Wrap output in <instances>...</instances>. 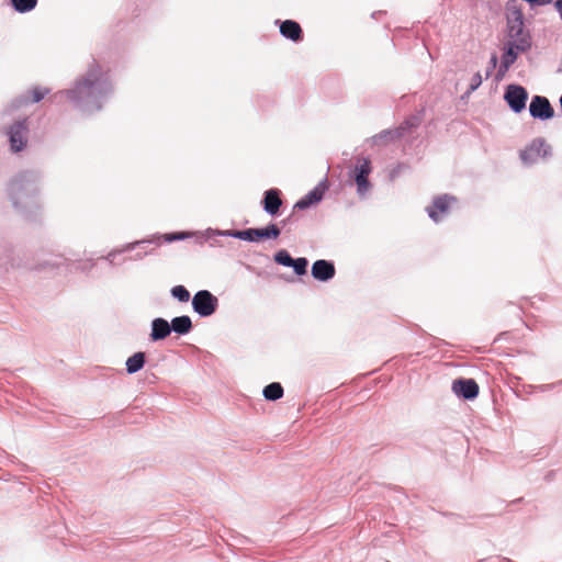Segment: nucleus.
<instances>
[{"label":"nucleus","instance_id":"1","mask_svg":"<svg viewBox=\"0 0 562 562\" xmlns=\"http://www.w3.org/2000/svg\"><path fill=\"white\" fill-rule=\"evenodd\" d=\"M112 91L113 87L108 72L93 61L86 75L78 79L71 89L59 91L54 99L66 97L76 109L85 113H93L102 108Z\"/></svg>","mask_w":562,"mask_h":562},{"label":"nucleus","instance_id":"2","mask_svg":"<svg viewBox=\"0 0 562 562\" xmlns=\"http://www.w3.org/2000/svg\"><path fill=\"white\" fill-rule=\"evenodd\" d=\"M41 175L37 171L25 170L14 176L8 183V195L12 205L22 213L38 206L36 195L40 192Z\"/></svg>","mask_w":562,"mask_h":562},{"label":"nucleus","instance_id":"3","mask_svg":"<svg viewBox=\"0 0 562 562\" xmlns=\"http://www.w3.org/2000/svg\"><path fill=\"white\" fill-rule=\"evenodd\" d=\"M372 172L371 160L368 157L357 158V164L350 171V178L353 179L357 187V194L366 198L372 189L369 176Z\"/></svg>","mask_w":562,"mask_h":562},{"label":"nucleus","instance_id":"4","mask_svg":"<svg viewBox=\"0 0 562 562\" xmlns=\"http://www.w3.org/2000/svg\"><path fill=\"white\" fill-rule=\"evenodd\" d=\"M222 236H228L240 240L256 241L260 238H278L280 229L276 224H269L263 228H248L245 231H225L220 233Z\"/></svg>","mask_w":562,"mask_h":562},{"label":"nucleus","instance_id":"5","mask_svg":"<svg viewBox=\"0 0 562 562\" xmlns=\"http://www.w3.org/2000/svg\"><path fill=\"white\" fill-rule=\"evenodd\" d=\"M507 43L516 46L518 52H526L531 47V37L529 32L525 30L521 15L509 21Z\"/></svg>","mask_w":562,"mask_h":562},{"label":"nucleus","instance_id":"6","mask_svg":"<svg viewBox=\"0 0 562 562\" xmlns=\"http://www.w3.org/2000/svg\"><path fill=\"white\" fill-rule=\"evenodd\" d=\"M218 306V299L207 290L198 291L192 299V308L201 317L213 315Z\"/></svg>","mask_w":562,"mask_h":562},{"label":"nucleus","instance_id":"7","mask_svg":"<svg viewBox=\"0 0 562 562\" xmlns=\"http://www.w3.org/2000/svg\"><path fill=\"white\" fill-rule=\"evenodd\" d=\"M551 155V147L543 138L533 139L521 153L520 159L525 165H533Z\"/></svg>","mask_w":562,"mask_h":562},{"label":"nucleus","instance_id":"8","mask_svg":"<svg viewBox=\"0 0 562 562\" xmlns=\"http://www.w3.org/2000/svg\"><path fill=\"white\" fill-rule=\"evenodd\" d=\"M504 99L508 106L515 112L520 113L526 108L528 100L527 90L518 85H509L506 88Z\"/></svg>","mask_w":562,"mask_h":562},{"label":"nucleus","instance_id":"9","mask_svg":"<svg viewBox=\"0 0 562 562\" xmlns=\"http://www.w3.org/2000/svg\"><path fill=\"white\" fill-rule=\"evenodd\" d=\"M27 131L29 128L26 120L18 121L12 126H10L8 135L10 146L13 151H21L25 147L27 140Z\"/></svg>","mask_w":562,"mask_h":562},{"label":"nucleus","instance_id":"10","mask_svg":"<svg viewBox=\"0 0 562 562\" xmlns=\"http://www.w3.org/2000/svg\"><path fill=\"white\" fill-rule=\"evenodd\" d=\"M529 113L532 117L542 121L550 120L554 116V110L549 100L542 95H535L529 105Z\"/></svg>","mask_w":562,"mask_h":562},{"label":"nucleus","instance_id":"11","mask_svg":"<svg viewBox=\"0 0 562 562\" xmlns=\"http://www.w3.org/2000/svg\"><path fill=\"white\" fill-rule=\"evenodd\" d=\"M453 202H456V198L448 194L435 198L432 205L427 207L428 216L438 223L448 214L449 207Z\"/></svg>","mask_w":562,"mask_h":562},{"label":"nucleus","instance_id":"12","mask_svg":"<svg viewBox=\"0 0 562 562\" xmlns=\"http://www.w3.org/2000/svg\"><path fill=\"white\" fill-rule=\"evenodd\" d=\"M452 391L464 400H473L479 394V385L473 379H458L452 383Z\"/></svg>","mask_w":562,"mask_h":562},{"label":"nucleus","instance_id":"13","mask_svg":"<svg viewBox=\"0 0 562 562\" xmlns=\"http://www.w3.org/2000/svg\"><path fill=\"white\" fill-rule=\"evenodd\" d=\"M327 190L326 180L319 182L313 190H311L307 194H305L302 199H300L294 207L297 210H305L310 206L322 201L325 191Z\"/></svg>","mask_w":562,"mask_h":562},{"label":"nucleus","instance_id":"14","mask_svg":"<svg viewBox=\"0 0 562 562\" xmlns=\"http://www.w3.org/2000/svg\"><path fill=\"white\" fill-rule=\"evenodd\" d=\"M311 273L314 279L326 282L334 278L335 266L331 261L319 259L313 263Z\"/></svg>","mask_w":562,"mask_h":562},{"label":"nucleus","instance_id":"15","mask_svg":"<svg viewBox=\"0 0 562 562\" xmlns=\"http://www.w3.org/2000/svg\"><path fill=\"white\" fill-rule=\"evenodd\" d=\"M516 46L506 43L504 54L502 56L501 65L496 75L497 79H502L505 74L509 70L510 66L516 61L518 54Z\"/></svg>","mask_w":562,"mask_h":562},{"label":"nucleus","instance_id":"16","mask_svg":"<svg viewBox=\"0 0 562 562\" xmlns=\"http://www.w3.org/2000/svg\"><path fill=\"white\" fill-rule=\"evenodd\" d=\"M262 203L265 212L270 215H276L282 205L279 190L270 189L266 191Z\"/></svg>","mask_w":562,"mask_h":562},{"label":"nucleus","instance_id":"17","mask_svg":"<svg viewBox=\"0 0 562 562\" xmlns=\"http://www.w3.org/2000/svg\"><path fill=\"white\" fill-rule=\"evenodd\" d=\"M171 333L170 323L165 318L157 317L151 322L150 339L153 341L162 340L167 338Z\"/></svg>","mask_w":562,"mask_h":562},{"label":"nucleus","instance_id":"18","mask_svg":"<svg viewBox=\"0 0 562 562\" xmlns=\"http://www.w3.org/2000/svg\"><path fill=\"white\" fill-rule=\"evenodd\" d=\"M280 33L282 36L292 41H299L302 37V29L300 24L292 20H285L280 25Z\"/></svg>","mask_w":562,"mask_h":562},{"label":"nucleus","instance_id":"19","mask_svg":"<svg viewBox=\"0 0 562 562\" xmlns=\"http://www.w3.org/2000/svg\"><path fill=\"white\" fill-rule=\"evenodd\" d=\"M170 327L171 331H175L178 335H186L192 329V322L187 315L177 316L171 319Z\"/></svg>","mask_w":562,"mask_h":562},{"label":"nucleus","instance_id":"20","mask_svg":"<svg viewBox=\"0 0 562 562\" xmlns=\"http://www.w3.org/2000/svg\"><path fill=\"white\" fill-rule=\"evenodd\" d=\"M145 364V353L136 352L126 360V371L128 374H134L143 369Z\"/></svg>","mask_w":562,"mask_h":562},{"label":"nucleus","instance_id":"21","mask_svg":"<svg viewBox=\"0 0 562 562\" xmlns=\"http://www.w3.org/2000/svg\"><path fill=\"white\" fill-rule=\"evenodd\" d=\"M419 124V119L418 117H411L409 120H407L404 125H402L396 132H391V131H384L382 132L380 135H378L375 138L376 139H382V138H393V135H396V136H402L403 135V132L407 128H411V127H414V126H417Z\"/></svg>","mask_w":562,"mask_h":562},{"label":"nucleus","instance_id":"22","mask_svg":"<svg viewBox=\"0 0 562 562\" xmlns=\"http://www.w3.org/2000/svg\"><path fill=\"white\" fill-rule=\"evenodd\" d=\"M262 394L268 401H277L283 396V387L280 383L272 382L263 389Z\"/></svg>","mask_w":562,"mask_h":562},{"label":"nucleus","instance_id":"23","mask_svg":"<svg viewBox=\"0 0 562 562\" xmlns=\"http://www.w3.org/2000/svg\"><path fill=\"white\" fill-rule=\"evenodd\" d=\"M11 4L16 12L26 13L36 7L37 0H11Z\"/></svg>","mask_w":562,"mask_h":562},{"label":"nucleus","instance_id":"24","mask_svg":"<svg viewBox=\"0 0 562 562\" xmlns=\"http://www.w3.org/2000/svg\"><path fill=\"white\" fill-rule=\"evenodd\" d=\"M171 295L180 302H188L190 300V292L183 285L173 286Z\"/></svg>","mask_w":562,"mask_h":562},{"label":"nucleus","instance_id":"25","mask_svg":"<svg viewBox=\"0 0 562 562\" xmlns=\"http://www.w3.org/2000/svg\"><path fill=\"white\" fill-rule=\"evenodd\" d=\"M274 261L281 266L290 267L293 263V258L286 250L281 249L276 252Z\"/></svg>","mask_w":562,"mask_h":562},{"label":"nucleus","instance_id":"26","mask_svg":"<svg viewBox=\"0 0 562 562\" xmlns=\"http://www.w3.org/2000/svg\"><path fill=\"white\" fill-rule=\"evenodd\" d=\"M307 265H308L307 259L304 257H301L297 259H293V263L290 267L293 268L294 272L297 276H303L306 273Z\"/></svg>","mask_w":562,"mask_h":562},{"label":"nucleus","instance_id":"27","mask_svg":"<svg viewBox=\"0 0 562 562\" xmlns=\"http://www.w3.org/2000/svg\"><path fill=\"white\" fill-rule=\"evenodd\" d=\"M136 246V244H127L126 246H124L123 248L119 249V250H112L110 251L106 256H105V259L110 262H113L114 260V257L117 255V254H121V252H124V251H130L132 249H134Z\"/></svg>","mask_w":562,"mask_h":562},{"label":"nucleus","instance_id":"28","mask_svg":"<svg viewBox=\"0 0 562 562\" xmlns=\"http://www.w3.org/2000/svg\"><path fill=\"white\" fill-rule=\"evenodd\" d=\"M49 92L46 88L36 87L32 90V101L38 102L41 101L47 93Z\"/></svg>","mask_w":562,"mask_h":562},{"label":"nucleus","instance_id":"29","mask_svg":"<svg viewBox=\"0 0 562 562\" xmlns=\"http://www.w3.org/2000/svg\"><path fill=\"white\" fill-rule=\"evenodd\" d=\"M482 85V76L480 72L473 75L470 85V92L475 91Z\"/></svg>","mask_w":562,"mask_h":562},{"label":"nucleus","instance_id":"30","mask_svg":"<svg viewBox=\"0 0 562 562\" xmlns=\"http://www.w3.org/2000/svg\"><path fill=\"white\" fill-rule=\"evenodd\" d=\"M186 237H187V234H184V233H177V234L166 235L165 239L167 241H173V240L184 239Z\"/></svg>","mask_w":562,"mask_h":562},{"label":"nucleus","instance_id":"31","mask_svg":"<svg viewBox=\"0 0 562 562\" xmlns=\"http://www.w3.org/2000/svg\"><path fill=\"white\" fill-rule=\"evenodd\" d=\"M554 8L557 12L559 13V16L562 19V0H557L554 2Z\"/></svg>","mask_w":562,"mask_h":562},{"label":"nucleus","instance_id":"32","mask_svg":"<svg viewBox=\"0 0 562 562\" xmlns=\"http://www.w3.org/2000/svg\"><path fill=\"white\" fill-rule=\"evenodd\" d=\"M498 58L496 54H493L490 59V69H494L497 66Z\"/></svg>","mask_w":562,"mask_h":562},{"label":"nucleus","instance_id":"33","mask_svg":"<svg viewBox=\"0 0 562 562\" xmlns=\"http://www.w3.org/2000/svg\"><path fill=\"white\" fill-rule=\"evenodd\" d=\"M135 244H136V245L144 244V240L136 241Z\"/></svg>","mask_w":562,"mask_h":562},{"label":"nucleus","instance_id":"34","mask_svg":"<svg viewBox=\"0 0 562 562\" xmlns=\"http://www.w3.org/2000/svg\"><path fill=\"white\" fill-rule=\"evenodd\" d=\"M560 71H562V65H561Z\"/></svg>","mask_w":562,"mask_h":562}]
</instances>
